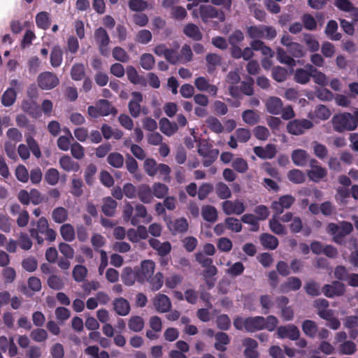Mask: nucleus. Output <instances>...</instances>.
Masks as SVG:
<instances>
[{"mask_svg": "<svg viewBox=\"0 0 358 358\" xmlns=\"http://www.w3.org/2000/svg\"><path fill=\"white\" fill-rule=\"evenodd\" d=\"M266 110L268 113L272 115H279L282 110V101L276 96L269 97L265 103Z\"/></svg>", "mask_w": 358, "mask_h": 358, "instance_id": "19", "label": "nucleus"}, {"mask_svg": "<svg viewBox=\"0 0 358 358\" xmlns=\"http://www.w3.org/2000/svg\"><path fill=\"white\" fill-rule=\"evenodd\" d=\"M16 97L17 93L14 88L9 87L3 92L2 95L1 103L4 106H10L15 103Z\"/></svg>", "mask_w": 358, "mask_h": 358, "instance_id": "43", "label": "nucleus"}, {"mask_svg": "<svg viewBox=\"0 0 358 358\" xmlns=\"http://www.w3.org/2000/svg\"><path fill=\"white\" fill-rule=\"evenodd\" d=\"M155 268V264L152 260H143L141 264V267L136 269L138 275V282L144 283L153 275Z\"/></svg>", "mask_w": 358, "mask_h": 358, "instance_id": "11", "label": "nucleus"}, {"mask_svg": "<svg viewBox=\"0 0 358 358\" xmlns=\"http://www.w3.org/2000/svg\"><path fill=\"white\" fill-rule=\"evenodd\" d=\"M126 72H127V76L128 80L131 83H133L134 85H141L143 86L146 85L145 79L143 76H139L136 69L134 66H127Z\"/></svg>", "mask_w": 358, "mask_h": 358, "instance_id": "29", "label": "nucleus"}, {"mask_svg": "<svg viewBox=\"0 0 358 358\" xmlns=\"http://www.w3.org/2000/svg\"><path fill=\"white\" fill-rule=\"evenodd\" d=\"M337 29V22L334 20H329L325 28V34L331 40L339 41L342 36L341 34L336 32Z\"/></svg>", "mask_w": 358, "mask_h": 358, "instance_id": "38", "label": "nucleus"}, {"mask_svg": "<svg viewBox=\"0 0 358 358\" xmlns=\"http://www.w3.org/2000/svg\"><path fill=\"white\" fill-rule=\"evenodd\" d=\"M280 215L274 213L269 220V227L271 231L277 235H285L287 234L285 227L279 220Z\"/></svg>", "mask_w": 358, "mask_h": 358, "instance_id": "33", "label": "nucleus"}, {"mask_svg": "<svg viewBox=\"0 0 358 358\" xmlns=\"http://www.w3.org/2000/svg\"><path fill=\"white\" fill-rule=\"evenodd\" d=\"M215 194L220 199H227L231 196V192L227 185L219 182L215 185Z\"/></svg>", "mask_w": 358, "mask_h": 358, "instance_id": "44", "label": "nucleus"}, {"mask_svg": "<svg viewBox=\"0 0 358 358\" xmlns=\"http://www.w3.org/2000/svg\"><path fill=\"white\" fill-rule=\"evenodd\" d=\"M173 48H168L164 58L171 64L175 65L179 64V54L178 50L180 48V45L177 41H175L173 43Z\"/></svg>", "mask_w": 358, "mask_h": 358, "instance_id": "39", "label": "nucleus"}, {"mask_svg": "<svg viewBox=\"0 0 358 358\" xmlns=\"http://www.w3.org/2000/svg\"><path fill=\"white\" fill-rule=\"evenodd\" d=\"M201 215L204 220L209 222H215L217 220V209L210 205L204 206L201 209Z\"/></svg>", "mask_w": 358, "mask_h": 358, "instance_id": "40", "label": "nucleus"}, {"mask_svg": "<svg viewBox=\"0 0 358 358\" xmlns=\"http://www.w3.org/2000/svg\"><path fill=\"white\" fill-rule=\"evenodd\" d=\"M85 69L83 64L77 63L73 65L71 70V76L73 80H81L85 78Z\"/></svg>", "mask_w": 358, "mask_h": 358, "instance_id": "49", "label": "nucleus"}, {"mask_svg": "<svg viewBox=\"0 0 358 358\" xmlns=\"http://www.w3.org/2000/svg\"><path fill=\"white\" fill-rule=\"evenodd\" d=\"M309 154L305 150L297 149L292 152V159L293 163L298 166H304L308 162Z\"/></svg>", "mask_w": 358, "mask_h": 358, "instance_id": "22", "label": "nucleus"}, {"mask_svg": "<svg viewBox=\"0 0 358 358\" xmlns=\"http://www.w3.org/2000/svg\"><path fill=\"white\" fill-rule=\"evenodd\" d=\"M59 180V173L57 169L50 168L45 173V180L50 185H55Z\"/></svg>", "mask_w": 358, "mask_h": 358, "instance_id": "58", "label": "nucleus"}, {"mask_svg": "<svg viewBox=\"0 0 358 358\" xmlns=\"http://www.w3.org/2000/svg\"><path fill=\"white\" fill-rule=\"evenodd\" d=\"M327 175V171L325 168L319 166L311 169L307 171V176L309 179L315 182H318L324 179Z\"/></svg>", "mask_w": 358, "mask_h": 358, "instance_id": "30", "label": "nucleus"}, {"mask_svg": "<svg viewBox=\"0 0 358 358\" xmlns=\"http://www.w3.org/2000/svg\"><path fill=\"white\" fill-rule=\"evenodd\" d=\"M276 57L277 59L282 64H287L290 67H293L296 65V61L294 58L288 55L287 52L282 48H278L276 49Z\"/></svg>", "mask_w": 358, "mask_h": 358, "instance_id": "42", "label": "nucleus"}, {"mask_svg": "<svg viewBox=\"0 0 358 358\" xmlns=\"http://www.w3.org/2000/svg\"><path fill=\"white\" fill-rule=\"evenodd\" d=\"M199 14L202 21L205 23L214 18H217L220 22L225 20L224 13L211 5H201Z\"/></svg>", "mask_w": 358, "mask_h": 358, "instance_id": "7", "label": "nucleus"}, {"mask_svg": "<svg viewBox=\"0 0 358 358\" xmlns=\"http://www.w3.org/2000/svg\"><path fill=\"white\" fill-rule=\"evenodd\" d=\"M148 282L150 284V288L152 291H157L163 285L164 275L161 272H157L154 276H151Z\"/></svg>", "mask_w": 358, "mask_h": 358, "instance_id": "52", "label": "nucleus"}, {"mask_svg": "<svg viewBox=\"0 0 358 358\" xmlns=\"http://www.w3.org/2000/svg\"><path fill=\"white\" fill-rule=\"evenodd\" d=\"M60 234L62 238L71 242L75 239V229L71 224H64L60 227Z\"/></svg>", "mask_w": 358, "mask_h": 358, "instance_id": "46", "label": "nucleus"}, {"mask_svg": "<svg viewBox=\"0 0 358 358\" xmlns=\"http://www.w3.org/2000/svg\"><path fill=\"white\" fill-rule=\"evenodd\" d=\"M59 165L62 169L64 171H78L80 169V166L78 162L73 160L69 155L62 156L59 161Z\"/></svg>", "mask_w": 358, "mask_h": 358, "instance_id": "27", "label": "nucleus"}, {"mask_svg": "<svg viewBox=\"0 0 358 358\" xmlns=\"http://www.w3.org/2000/svg\"><path fill=\"white\" fill-rule=\"evenodd\" d=\"M114 309L117 315L125 316L129 313L130 305L124 298H117L113 301Z\"/></svg>", "mask_w": 358, "mask_h": 358, "instance_id": "26", "label": "nucleus"}, {"mask_svg": "<svg viewBox=\"0 0 358 358\" xmlns=\"http://www.w3.org/2000/svg\"><path fill=\"white\" fill-rule=\"evenodd\" d=\"M222 206L224 213L227 215L233 214L239 215L245 210V207L243 203L238 200H226L222 202Z\"/></svg>", "mask_w": 358, "mask_h": 358, "instance_id": "14", "label": "nucleus"}, {"mask_svg": "<svg viewBox=\"0 0 358 358\" xmlns=\"http://www.w3.org/2000/svg\"><path fill=\"white\" fill-rule=\"evenodd\" d=\"M26 142L33 155L36 159H40L42 156L40 147L37 141L30 135L26 136Z\"/></svg>", "mask_w": 358, "mask_h": 358, "instance_id": "56", "label": "nucleus"}, {"mask_svg": "<svg viewBox=\"0 0 358 358\" xmlns=\"http://www.w3.org/2000/svg\"><path fill=\"white\" fill-rule=\"evenodd\" d=\"M36 225V228H31L29 231L31 237L35 239L38 245H42L44 242V238L40 234L44 235L45 238L50 242H53L55 240L56 231L53 229L49 228V224L45 217H40Z\"/></svg>", "mask_w": 358, "mask_h": 358, "instance_id": "2", "label": "nucleus"}, {"mask_svg": "<svg viewBox=\"0 0 358 358\" xmlns=\"http://www.w3.org/2000/svg\"><path fill=\"white\" fill-rule=\"evenodd\" d=\"M353 230V226L350 222L343 221L339 224L329 223L327 226V231L333 236V241L339 245L345 243V238Z\"/></svg>", "mask_w": 358, "mask_h": 358, "instance_id": "3", "label": "nucleus"}, {"mask_svg": "<svg viewBox=\"0 0 358 358\" xmlns=\"http://www.w3.org/2000/svg\"><path fill=\"white\" fill-rule=\"evenodd\" d=\"M159 129L166 136H171L178 131V126L177 123L171 122L167 118L163 117L159 120Z\"/></svg>", "mask_w": 358, "mask_h": 358, "instance_id": "23", "label": "nucleus"}, {"mask_svg": "<svg viewBox=\"0 0 358 358\" xmlns=\"http://www.w3.org/2000/svg\"><path fill=\"white\" fill-rule=\"evenodd\" d=\"M301 329L304 334L310 338H314L318 331L317 324L310 320H304L302 322Z\"/></svg>", "mask_w": 358, "mask_h": 358, "instance_id": "28", "label": "nucleus"}, {"mask_svg": "<svg viewBox=\"0 0 358 358\" xmlns=\"http://www.w3.org/2000/svg\"><path fill=\"white\" fill-rule=\"evenodd\" d=\"M140 64L143 69L151 70L155 64V57L150 53H144L140 57Z\"/></svg>", "mask_w": 358, "mask_h": 358, "instance_id": "57", "label": "nucleus"}, {"mask_svg": "<svg viewBox=\"0 0 358 358\" xmlns=\"http://www.w3.org/2000/svg\"><path fill=\"white\" fill-rule=\"evenodd\" d=\"M37 82L42 90H51L59 85V80L54 73L45 71L39 74Z\"/></svg>", "mask_w": 358, "mask_h": 358, "instance_id": "8", "label": "nucleus"}, {"mask_svg": "<svg viewBox=\"0 0 358 358\" xmlns=\"http://www.w3.org/2000/svg\"><path fill=\"white\" fill-rule=\"evenodd\" d=\"M183 33L195 41H201L203 38V34L199 27L193 23L187 24L183 28Z\"/></svg>", "mask_w": 358, "mask_h": 358, "instance_id": "24", "label": "nucleus"}, {"mask_svg": "<svg viewBox=\"0 0 358 358\" xmlns=\"http://www.w3.org/2000/svg\"><path fill=\"white\" fill-rule=\"evenodd\" d=\"M29 99L22 100L21 109L34 119H38L42 115L40 106L36 101V95L28 92Z\"/></svg>", "mask_w": 358, "mask_h": 358, "instance_id": "5", "label": "nucleus"}, {"mask_svg": "<svg viewBox=\"0 0 358 358\" xmlns=\"http://www.w3.org/2000/svg\"><path fill=\"white\" fill-rule=\"evenodd\" d=\"M179 64H186L192 60L193 53L191 47L185 44L180 50Z\"/></svg>", "mask_w": 358, "mask_h": 358, "instance_id": "51", "label": "nucleus"}, {"mask_svg": "<svg viewBox=\"0 0 358 358\" xmlns=\"http://www.w3.org/2000/svg\"><path fill=\"white\" fill-rule=\"evenodd\" d=\"M356 350L357 345L351 341H344L339 346V353L341 355H353Z\"/></svg>", "mask_w": 358, "mask_h": 358, "instance_id": "61", "label": "nucleus"}, {"mask_svg": "<svg viewBox=\"0 0 358 358\" xmlns=\"http://www.w3.org/2000/svg\"><path fill=\"white\" fill-rule=\"evenodd\" d=\"M295 198L291 194H286L279 197L278 201H272L271 208L276 215H281L284 209H289L295 202Z\"/></svg>", "mask_w": 358, "mask_h": 358, "instance_id": "10", "label": "nucleus"}, {"mask_svg": "<svg viewBox=\"0 0 358 358\" xmlns=\"http://www.w3.org/2000/svg\"><path fill=\"white\" fill-rule=\"evenodd\" d=\"M278 324V320L274 315H268L266 318L262 316L248 317L245 318V331L249 333H255L263 329L273 331Z\"/></svg>", "mask_w": 358, "mask_h": 358, "instance_id": "1", "label": "nucleus"}, {"mask_svg": "<svg viewBox=\"0 0 358 358\" xmlns=\"http://www.w3.org/2000/svg\"><path fill=\"white\" fill-rule=\"evenodd\" d=\"M264 25H253L247 28L248 36L252 39H259L264 37Z\"/></svg>", "mask_w": 358, "mask_h": 358, "instance_id": "60", "label": "nucleus"}, {"mask_svg": "<svg viewBox=\"0 0 358 358\" xmlns=\"http://www.w3.org/2000/svg\"><path fill=\"white\" fill-rule=\"evenodd\" d=\"M117 203L110 196H107L103 199L101 210L107 217H113L115 214Z\"/></svg>", "mask_w": 358, "mask_h": 358, "instance_id": "21", "label": "nucleus"}, {"mask_svg": "<svg viewBox=\"0 0 358 358\" xmlns=\"http://www.w3.org/2000/svg\"><path fill=\"white\" fill-rule=\"evenodd\" d=\"M152 192L155 197L163 199L169 193V187L161 182H155L152 187Z\"/></svg>", "mask_w": 358, "mask_h": 358, "instance_id": "50", "label": "nucleus"}, {"mask_svg": "<svg viewBox=\"0 0 358 358\" xmlns=\"http://www.w3.org/2000/svg\"><path fill=\"white\" fill-rule=\"evenodd\" d=\"M288 52L292 55V57L301 58L305 55V50L302 45L299 43L294 42L287 48Z\"/></svg>", "mask_w": 358, "mask_h": 358, "instance_id": "64", "label": "nucleus"}, {"mask_svg": "<svg viewBox=\"0 0 358 358\" xmlns=\"http://www.w3.org/2000/svg\"><path fill=\"white\" fill-rule=\"evenodd\" d=\"M36 23L38 28L43 30L48 29L50 25L48 13L45 11L38 13L36 16Z\"/></svg>", "mask_w": 358, "mask_h": 358, "instance_id": "47", "label": "nucleus"}, {"mask_svg": "<svg viewBox=\"0 0 358 358\" xmlns=\"http://www.w3.org/2000/svg\"><path fill=\"white\" fill-rule=\"evenodd\" d=\"M254 153L260 159H273L276 153L277 149L274 144H267L265 147L256 146L253 148Z\"/></svg>", "mask_w": 358, "mask_h": 358, "instance_id": "17", "label": "nucleus"}, {"mask_svg": "<svg viewBox=\"0 0 358 358\" xmlns=\"http://www.w3.org/2000/svg\"><path fill=\"white\" fill-rule=\"evenodd\" d=\"M313 123L307 119H294L289 121L287 124V131L289 134L299 136L306 130L311 129Z\"/></svg>", "mask_w": 358, "mask_h": 358, "instance_id": "6", "label": "nucleus"}, {"mask_svg": "<svg viewBox=\"0 0 358 358\" xmlns=\"http://www.w3.org/2000/svg\"><path fill=\"white\" fill-rule=\"evenodd\" d=\"M231 167L240 173H245L248 169V164L245 159L242 157H237L231 162Z\"/></svg>", "mask_w": 358, "mask_h": 358, "instance_id": "62", "label": "nucleus"}, {"mask_svg": "<svg viewBox=\"0 0 358 358\" xmlns=\"http://www.w3.org/2000/svg\"><path fill=\"white\" fill-rule=\"evenodd\" d=\"M331 122L334 130L339 133L346 130L352 131L357 128V121L355 117L349 113L334 115Z\"/></svg>", "mask_w": 358, "mask_h": 358, "instance_id": "4", "label": "nucleus"}, {"mask_svg": "<svg viewBox=\"0 0 358 358\" xmlns=\"http://www.w3.org/2000/svg\"><path fill=\"white\" fill-rule=\"evenodd\" d=\"M96 104L101 116H108L110 114L115 115L117 113V109L106 99H100Z\"/></svg>", "mask_w": 358, "mask_h": 358, "instance_id": "32", "label": "nucleus"}, {"mask_svg": "<svg viewBox=\"0 0 358 358\" xmlns=\"http://www.w3.org/2000/svg\"><path fill=\"white\" fill-rule=\"evenodd\" d=\"M68 210L64 207H57L52 213V218L55 222L62 224L68 220Z\"/></svg>", "mask_w": 358, "mask_h": 358, "instance_id": "41", "label": "nucleus"}, {"mask_svg": "<svg viewBox=\"0 0 358 358\" xmlns=\"http://www.w3.org/2000/svg\"><path fill=\"white\" fill-rule=\"evenodd\" d=\"M94 39L99 46V50L101 55L106 57L108 55L109 36L105 29L99 27L94 31Z\"/></svg>", "mask_w": 358, "mask_h": 358, "instance_id": "9", "label": "nucleus"}, {"mask_svg": "<svg viewBox=\"0 0 358 358\" xmlns=\"http://www.w3.org/2000/svg\"><path fill=\"white\" fill-rule=\"evenodd\" d=\"M288 179L293 183L301 184L305 182L306 176L304 173L299 169H292L287 173Z\"/></svg>", "mask_w": 358, "mask_h": 358, "instance_id": "54", "label": "nucleus"}, {"mask_svg": "<svg viewBox=\"0 0 358 358\" xmlns=\"http://www.w3.org/2000/svg\"><path fill=\"white\" fill-rule=\"evenodd\" d=\"M260 241L264 248L268 250H275L278 245V238L268 233H264L260 236Z\"/></svg>", "mask_w": 358, "mask_h": 358, "instance_id": "34", "label": "nucleus"}, {"mask_svg": "<svg viewBox=\"0 0 358 358\" xmlns=\"http://www.w3.org/2000/svg\"><path fill=\"white\" fill-rule=\"evenodd\" d=\"M123 156L117 152H111L108 155L107 162L113 167L120 169L124 165Z\"/></svg>", "mask_w": 358, "mask_h": 358, "instance_id": "48", "label": "nucleus"}, {"mask_svg": "<svg viewBox=\"0 0 358 358\" xmlns=\"http://www.w3.org/2000/svg\"><path fill=\"white\" fill-rule=\"evenodd\" d=\"M128 327L131 331L139 332L144 327V320L141 316H132L129 320Z\"/></svg>", "mask_w": 358, "mask_h": 358, "instance_id": "55", "label": "nucleus"}, {"mask_svg": "<svg viewBox=\"0 0 358 358\" xmlns=\"http://www.w3.org/2000/svg\"><path fill=\"white\" fill-rule=\"evenodd\" d=\"M153 304L156 310L159 313H166L171 307L169 298L164 294L157 295L154 299Z\"/></svg>", "mask_w": 358, "mask_h": 358, "instance_id": "18", "label": "nucleus"}, {"mask_svg": "<svg viewBox=\"0 0 358 358\" xmlns=\"http://www.w3.org/2000/svg\"><path fill=\"white\" fill-rule=\"evenodd\" d=\"M48 332L46 330L42 328H37L34 330H32L30 333V337L31 338L38 343L44 342L48 338Z\"/></svg>", "mask_w": 358, "mask_h": 358, "instance_id": "63", "label": "nucleus"}, {"mask_svg": "<svg viewBox=\"0 0 358 358\" xmlns=\"http://www.w3.org/2000/svg\"><path fill=\"white\" fill-rule=\"evenodd\" d=\"M277 335L279 338H289L292 341H296L300 337L299 328L294 324L280 326L277 329Z\"/></svg>", "mask_w": 358, "mask_h": 358, "instance_id": "13", "label": "nucleus"}, {"mask_svg": "<svg viewBox=\"0 0 358 358\" xmlns=\"http://www.w3.org/2000/svg\"><path fill=\"white\" fill-rule=\"evenodd\" d=\"M122 280L125 285L131 286L138 282V275L136 270H133L131 267H125L122 273Z\"/></svg>", "mask_w": 358, "mask_h": 358, "instance_id": "25", "label": "nucleus"}, {"mask_svg": "<svg viewBox=\"0 0 358 358\" xmlns=\"http://www.w3.org/2000/svg\"><path fill=\"white\" fill-rule=\"evenodd\" d=\"M311 71H316V68L311 64H307L305 69H296L294 73V80L299 84H306L311 78Z\"/></svg>", "mask_w": 358, "mask_h": 358, "instance_id": "16", "label": "nucleus"}, {"mask_svg": "<svg viewBox=\"0 0 358 358\" xmlns=\"http://www.w3.org/2000/svg\"><path fill=\"white\" fill-rule=\"evenodd\" d=\"M133 97L128 103V108L131 115L136 118L139 117L141 113V103L143 101V95L139 92H133L131 93Z\"/></svg>", "mask_w": 358, "mask_h": 358, "instance_id": "15", "label": "nucleus"}, {"mask_svg": "<svg viewBox=\"0 0 358 358\" xmlns=\"http://www.w3.org/2000/svg\"><path fill=\"white\" fill-rule=\"evenodd\" d=\"M206 123L208 127L215 133L220 134L224 130V127L220 120L213 116L208 117Z\"/></svg>", "mask_w": 358, "mask_h": 358, "instance_id": "59", "label": "nucleus"}, {"mask_svg": "<svg viewBox=\"0 0 358 358\" xmlns=\"http://www.w3.org/2000/svg\"><path fill=\"white\" fill-rule=\"evenodd\" d=\"M17 125L20 128H26L30 132L35 133L36 127L34 124L29 123V120L24 114H19L15 118Z\"/></svg>", "mask_w": 358, "mask_h": 358, "instance_id": "53", "label": "nucleus"}, {"mask_svg": "<svg viewBox=\"0 0 358 358\" xmlns=\"http://www.w3.org/2000/svg\"><path fill=\"white\" fill-rule=\"evenodd\" d=\"M63 61V50L58 45H55L50 52V62L54 68L59 67Z\"/></svg>", "mask_w": 358, "mask_h": 358, "instance_id": "31", "label": "nucleus"}, {"mask_svg": "<svg viewBox=\"0 0 358 358\" xmlns=\"http://www.w3.org/2000/svg\"><path fill=\"white\" fill-rule=\"evenodd\" d=\"M301 287V281L297 277H289L287 280L281 285L280 289L283 292H287L290 290L296 291Z\"/></svg>", "mask_w": 358, "mask_h": 358, "instance_id": "35", "label": "nucleus"}, {"mask_svg": "<svg viewBox=\"0 0 358 358\" xmlns=\"http://www.w3.org/2000/svg\"><path fill=\"white\" fill-rule=\"evenodd\" d=\"M243 120L249 125H255L259 122V114L253 110H245L242 113Z\"/></svg>", "mask_w": 358, "mask_h": 358, "instance_id": "45", "label": "nucleus"}, {"mask_svg": "<svg viewBox=\"0 0 358 358\" xmlns=\"http://www.w3.org/2000/svg\"><path fill=\"white\" fill-rule=\"evenodd\" d=\"M322 291L328 298L341 296L345 292V286L343 282L338 280H334L331 284L324 285Z\"/></svg>", "mask_w": 358, "mask_h": 358, "instance_id": "12", "label": "nucleus"}, {"mask_svg": "<svg viewBox=\"0 0 358 358\" xmlns=\"http://www.w3.org/2000/svg\"><path fill=\"white\" fill-rule=\"evenodd\" d=\"M141 218H145L146 223L150 222L152 220L151 215H148L146 208L143 204H137L135 207V215L131 219V224L137 226Z\"/></svg>", "mask_w": 358, "mask_h": 358, "instance_id": "20", "label": "nucleus"}, {"mask_svg": "<svg viewBox=\"0 0 358 358\" xmlns=\"http://www.w3.org/2000/svg\"><path fill=\"white\" fill-rule=\"evenodd\" d=\"M137 196L140 201L144 203H150L153 199L152 189L147 185H143L139 187Z\"/></svg>", "mask_w": 358, "mask_h": 358, "instance_id": "37", "label": "nucleus"}, {"mask_svg": "<svg viewBox=\"0 0 358 358\" xmlns=\"http://www.w3.org/2000/svg\"><path fill=\"white\" fill-rule=\"evenodd\" d=\"M216 342L215 343V348L217 350L224 352L227 350L225 345L230 343V338L227 333L217 332L215 335Z\"/></svg>", "mask_w": 358, "mask_h": 358, "instance_id": "36", "label": "nucleus"}]
</instances>
